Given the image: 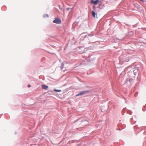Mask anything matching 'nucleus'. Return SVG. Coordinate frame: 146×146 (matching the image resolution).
I'll list each match as a JSON object with an SVG mask.
<instances>
[{"mask_svg": "<svg viewBox=\"0 0 146 146\" xmlns=\"http://www.w3.org/2000/svg\"><path fill=\"white\" fill-rule=\"evenodd\" d=\"M54 91L56 92H60L61 91V90H56V89H55L54 90Z\"/></svg>", "mask_w": 146, "mask_h": 146, "instance_id": "nucleus-6", "label": "nucleus"}, {"mask_svg": "<svg viewBox=\"0 0 146 146\" xmlns=\"http://www.w3.org/2000/svg\"><path fill=\"white\" fill-rule=\"evenodd\" d=\"M140 0V1H143V2H144V1L143 0Z\"/></svg>", "mask_w": 146, "mask_h": 146, "instance_id": "nucleus-9", "label": "nucleus"}, {"mask_svg": "<svg viewBox=\"0 0 146 146\" xmlns=\"http://www.w3.org/2000/svg\"><path fill=\"white\" fill-rule=\"evenodd\" d=\"M31 85H29L28 86V87H29H29H31Z\"/></svg>", "mask_w": 146, "mask_h": 146, "instance_id": "nucleus-7", "label": "nucleus"}, {"mask_svg": "<svg viewBox=\"0 0 146 146\" xmlns=\"http://www.w3.org/2000/svg\"><path fill=\"white\" fill-rule=\"evenodd\" d=\"M99 2V0H96V1H94L93 0H91V3L94 4L95 5H97L98 3Z\"/></svg>", "mask_w": 146, "mask_h": 146, "instance_id": "nucleus-3", "label": "nucleus"}, {"mask_svg": "<svg viewBox=\"0 0 146 146\" xmlns=\"http://www.w3.org/2000/svg\"><path fill=\"white\" fill-rule=\"evenodd\" d=\"M42 88L43 89H44L45 90H47L48 88V86H46V85H42Z\"/></svg>", "mask_w": 146, "mask_h": 146, "instance_id": "nucleus-4", "label": "nucleus"}, {"mask_svg": "<svg viewBox=\"0 0 146 146\" xmlns=\"http://www.w3.org/2000/svg\"><path fill=\"white\" fill-rule=\"evenodd\" d=\"M90 91L88 90L84 91L81 92L80 93L76 95V96H78L80 95H82L86 94V93L89 92Z\"/></svg>", "mask_w": 146, "mask_h": 146, "instance_id": "nucleus-1", "label": "nucleus"}, {"mask_svg": "<svg viewBox=\"0 0 146 146\" xmlns=\"http://www.w3.org/2000/svg\"><path fill=\"white\" fill-rule=\"evenodd\" d=\"M61 22V20L59 18L56 19L53 21V22L56 24L60 23Z\"/></svg>", "mask_w": 146, "mask_h": 146, "instance_id": "nucleus-2", "label": "nucleus"}, {"mask_svg": "<svg viewBox=\"0 0 146 146\" xmlns=\"http://www.w3.org/2000/svg\"><path fill=\"white\" fill-rule=\"evenodd\" d=\"M46 16L47 17H48V15H46Z\"/></svg>", "mask_w": 146, "mask_h": 146, "instance_id": "nucleus-8", "label": "nucleus"}, {"mask_svg": "<svg viewBox=\"0 0 146 146\" xmlns=\"http://www.w3.org/2000/svg\"><path fill=\"white\" fill-rule=\"evenodd\" d=\"M92 16L94 17V18H95L96 17V13L94 12V11H92Z\"/></svg>", "mask_w": 146, "mask_h": 146, "instance_id": "nucleus-5", "label": "nucleus"}]
</instances>
